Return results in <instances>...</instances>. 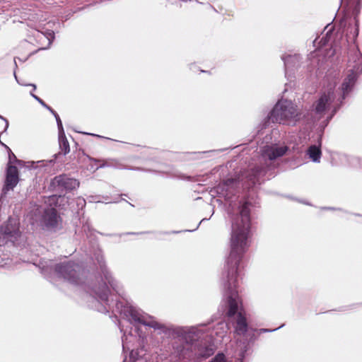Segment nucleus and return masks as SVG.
I'll return each mask as SVG.
<instances>
[{"label":"nucleus","mask_w":362,"mask_h":362,"mask_svg":"<svg viewBox=\"0 0 362 362\" xmlns=\"http://www.w3.org/2000/svg\"><path fill=\"white\" fill-rule=\"evenodd\" d=\"M0 119H2L4 122V130L1 132L2 134L4 133L5 132H6V130L8 129V121L3 116L0 115Z\"/></svg>","instance_id":"nucleus-24"},{"label":"nucleus","mask_w":362,"mask_h":362,"mask_svg":"<svg viewBox=\"0 0 362 362\" xmlns=\"http://www.w3.org/2000/svg\"><path fill=\"white\" fill-rule=\"evenodd\" d=\"M14 63H15L16 66H17V65H16V61L15 59H14Z\"/></svg>","instance_id":"nucleus-36"},{"label":"nucleus","mask_w":362,"mask_h":362,"mask_svg":"<svg viewBox=\"0 0 362 362\" xmlns=\"http://www.w3.org/2000/svg\"><path fill=\"white\" fill-rule=\"evenodd\" d=\"M283 327V325H281V326H279V327H277V328H276V329H260L259 330V333H260V334H261V333H264V332H274V331H275V330H276V329H279V328H281V327Z\"/></svg>","instance_id":"nucleus-25"},{"label":"nucleus","mask_w":362,"mask_h":362,"mask_svg":"<svg viewBox=\"0 0 362 362\" xmlns=\"http://www.w3.org/2000/svg\"><path fill=\"white\" fill-rule=\"evenodd\" d=\"M206 326V324H199L196 326L190 327L187 330L182 329L181 334L183 339L187 344H192L195 341H198L205 333V331H206L203 329Z\"/></svg>","instance_id":"nucleus-10"},{"label":"nucleus","mask_w":362,"mask_h":362,"mask_svg":"<svg viewBox=\"0 0 362 362\" xmlns=\"http://www.w3.org/2000/svg\"><path fill=\"white\" fill-rule=\"evenodd\" d=\"M301 113L291 100H279L268 115V122L284 125H295L300 120Z\"/></svg>","instance_id":"nucleus-4"},{"label":"nucleus","mask_w":362,"mask_h":362,"mask_svg":"<svg viewBox=\"0 0 362 362\" xmlns=\"http://www.w3.org/2000/svg\"><path fill=\"white\" fill-rule=\"evenodd\" d=\"M54 273L59 279L74 285H80L84 283L83 277L85 271L80 265L73 262L57 264L54 266Z\"/></svg>","instance_id":"nucleus-5"},{"label":"nucleus","mask_w":362,"mask_h":362,"mask_svg":"<svg viewBox=\"0 0 362 362\" xmlns=\"http://www.w3.org/2000/svg\"><path fill=\"white\" fill-rule=\"evenodd\" d=\"M360 8H361V4L359 1H358L356 3V5L354 8V13L355 15H357L358 13H359V11H360Z\"/></svg>","instance_id":"nucleus-26"},{"label":"nucleus","mask_w":362,"mask_h":362,"mask_svg":"<svg viewBox=\"0 0 362 362\" xmlns=\"http://www.w3.org/2000/svg\"><path fill=\"white\" fill-rule=\"evenodd\" d=\"M89 159L92 162L100 163V165L95 168V170L103 168H113L117 169H128L130 170H144L141 168H126L118 160L115 158L97 159L90 158Z\"/></svg>","instance_id":"nucleus-11"},{"label":"nucleus","mask_w":362,"mask_h":362,"mask_svg":"<svg viewBox=\"0 0 362 362\" xmlns=\"http://www.w3.org/2000/svg\"><path fill=\"white\" fill-rule=\"evenodd\" d=\"M307 154L313 162H320L321 157V150L319 146L315 145L310 146L307 151Z\"/></svg>","instance_id":"nucleus-18"},{"label":"nucleus","mask_w":362,"mask_h":362,"mask_svg":"<svg viewBox=\"0 0 362 362\" xmlns=\"http://www.w3.org/2000/svg\"><path fill=\"white\" fill-rule=\"evenodd\" d=\"M82 228L86 233L90 231V226L88 221H86L85 223H83Z\"/></svg>","instance_id":"nucleus-23"},{"label":"nucleus","mask_w":362,"mask_h":362,"mask_svg":"<svg viewBox=\"0 0 362 362\" xmlns=\"http://www.w3.org/2000/svg\"><path fill=\"white\" fill-rule=\"evenodd\" d=\"M358 35V28H356L355 30V37H357Z\"/></svg>","instance_id":"nucleus-29"},{"label":"nucleus","mask_w":362,"mask_h":362,"mask_svg":"<svg viewBox=\"0 0 362 362\" xmlns=\"http://www.w3.org/2000/svg\"><path fill=\"white\" fill-rule=\"evenodd\" d=\"M317 41V39H315V40L313 41L314 46H316Z\"/></svg>","instance_id":"nucleus-32"},{"label":"nucleus","mask_w":362,"mask_h":362,"mask_svg":"<svg viewBox=\"0 0 362 362\" xmlns=\"http://www.w3.org/2000/svg\"><path fill=\"white\" fill-rule=\"evenodd\" d=\"M353 165H354L355 163H357L359 165V167L362 168V159L361 158H355L353 159Z\"/></svg>","instance_id":"nucleus-28"},{"label":"nucleus","mask_w":362,"mask_h":362,"mask_svg":"<svg viewBox=\"0 0 362 362\" xmlns=\"http://www.w3.org/2000/svg\"><path fill=\"white\" fill-rule=\"evenodd\" d=\"M95 259L99 265L101 276L96 279L95 282L86 285L85 290L95 299L98 305L95 306L97 310L107 313L110 310L114 309V305H112V300L110 302L109 299L110 290L107 286L108 284L116 293L125 300V303L116 300L115 304L116 312L123 315L131 323L144 325L152 327L155 330H160L162 333H167L168 329L166 326L156 321L152 316L144 313L138 308L133 306L124 298V293L122 286L108 270L104 257L100 252L95 255Z\"/></svg>","instance_id":"nucleus-2"},{"label":"nucleus","mask_w":362,"mask_h":362,"mask_svg":"<svg viewBox=\"0 0 362 362\" xmlns=\"http://www.w3.org/2000/svg\"><path fill=\"white\" fill-rule=\"evenodd\" d=\"M268 170L269 167L256 166L247 170L243 176L250 182L248 187L255 185L256 184L260 185L264 180V177Z\"/></svg>","instance_id":"nucleus-9"},{"label":"nucleus","mask_w":362,"mask_h":362,"mask_svg":"<svg viewBox=\"0 0 362 362\" xmlns=\"http://www.w3.org/2000/svg\"><path fill=\"white\" fill-rule=\"evenodd\" d=\"M228 329V325L225 322H220L214 327L213 329L210 331V328L206 329L209 332V336L211 339L214 338V335L219 338H223L227 333Z\"/></svg>","instance_id":"nucleus-16"},{"label":"nucleus","mask_w":362,"mask_h":362,"mask_svg":"<svg viewBox=\"0 0 362 362\" xmlns=\"http://www.w3.org/2000/svg\"><path fill=\"white\" fill-rule=\"evenodd\" d=\"M35 36L37 39H39L40 41H41V40H47V47L40 48V49H45L49 47V46L52 43V42L54 39V33L52 30H47L45 33L37 31Z\"/></svg>","instance_id":"nucleus-17"},{"label":"nucleus","mask_w":362,"mask_h":362,"mask_svg":"<svg viewBox=\"0 0 362 362\" xmlns=\"http://www.w3.org/2000/svg\"><path fill=\"white\" fill-rule=\"evenodd\" d=\"M77 204L78 206H81V208H83L86 205V201L83 199L78 198L77 199Z\"/></svg>","instance_id":"nucleus-27"},{"label":"nucleus","mask_w":362,"mask_h":362,"mask_svg":"<svg viewBox=\"0 0 362 362\" xmlns=\"http://www.w3.org/2000/svg\"><path fill=\"white\" fill-rule=\"evenodd\" d=\"M172 177H178V178H183V177L182 176H179V175H171Z\"/></svg>","instance_id":"nucleus-30"},{"label":"nucleus","mask_w":362,"mask_h":362,"mask_svg":"<svg viewBox=\"0 0 362 362\" xmlns=\"http://www.w3.org/2000/svg\"><path fill=\"white\" fill-rule=\"evenodd\" d=\"M209 362H226V356L223 353H218L211 361Z\"/></svg>","instance_id":"nucleus-20"},{"label":"nucleus","mask_w":362,"mask_h":362,"mask_svg":"<svg viewBox=\"0 0 362 362\" xmlns=\"http://www.w3.org/2000/svg\"><path fill=\"white\" fill-rule=\"evenodd\" d=\"M281 59L284 62L285 76L288 78L290 76L288 72L298 67L301 57L299 54H295L283 56Z\"/></svg>","instance_id":"nucleus-15"},{"label":"nucleus","mask_w":362,"mask_h":362,"mask_svg":"<svg viewBox=\"0 0 362 362\" xmlns=\"http://www.w3.org/2000/svg\"><path fill=\"white\" fill-rule=\"evenodd\" d=\"M80 182L78 180L69 177L63 174L54 177L51 181V186L60 191H71L79 187Z\"/></svg>","instance_id":"nucleus-8"},{"label":"nucleus","mask_w":362,"mask_h":362,"mask_svg":"<svg viewBox=\"0 0 362 362\" xmlns=\"http://www.w3.org/2000/svg\"><path fill=\"white\" fill-rule=\"evenodd\" d=\"M205 220H207V218H203L200 222H199V224H201L203 221H204Z\"/></svg>","instance_id":"nucleus-33"},{"label":"nucleus","mask_w":362,"mask_h":362,"mask_svg":"<svg viewBox=\"0 0 362 362\" xmlns=\"http://www.w3.org/2000/svg\"><path fill=\"white\" fill-rule=\"evenodd\" d=\"M14 76H15V78L16 79V81H18L17 76L16 75V72L15 71H14Z\"/></svg>","instance_id":"nucleus-34"},{"label":"nucleus","mask_w":362,"mask_h":362,"mask_svg":"<svg viewBox=\"0 0 362 362\" xmlns=\"http://www.w3.org/2000/svg\"><path fill=\"white\" fill-rule=\"evenodd\" d=\"M19 231V222L18 221L12 217H9L0 227V233L8 237H14L18 235Z\"/></svg>","instance_id":"nucleus-13"},{"label":"nucleus","mask_w":362,"mask_h":362,"mask_svg":"<svg viewBox=\"0 0 362 362\" xmlns=\"http://www.w3.org/2000/svg\"><path fill=\"white\" fill-rule=\"evenodd\" d=\"M119 329L122 332H124V334L122 337V349H123V351H124L126 349H129V347L127 346V341L128 337L126 335V331L124 330L123 327L119 326Z\"/></svg>","instance_id":"nucleus-21"},{"label":"nucleus","mask_w":362,"mask_h":362,"mask_svg":"<svg viewBox=\"0 0 362 362\" xmlns=\"http://www.w3.org/2000/svg\"><path fill=\"white\" fill-rule=\"evenodd\" d=\"M356 25L358 27V21L356 20Z\"/></svg>","instance_id":"nucleus-35"},{"label":"nucleus","mask_w":362,"mask_h":362,"mask_svg":"<svg viewBox=\"0 0 362 362\" xmlns=\"http://www.w3.org/2000/svg\"><path fill=\"white\" fill-rule=\"evenodd\" d=\"M141 351H139V349L136 350H132L129 354V360L131 362H137L139 360L141 359L142 356L140 354V352Z\"/></svg>","instance_id":"nucleus-19"},{"label":"nucleus","mask_w":362,"mask_h":362,"mask_svg":"<svg viewBox=\"0 0 362 362\" xmlns=\"http://www.w3.org/2000/svg\"><path fill=\"white\" fill-rule=\"evenodd\" d=\"M331 32V30H329L327 34H326V36L325 37H322L321 39H320V41L318 42L319 44V47H322L325 45H327V42H328V40H327V37H328V35H329V33Z\"/></svg>","instance_id":"nucleus-22"},{"label":"nucleus","mask_w":362,"mask_h":362,"mask_svg":"<svg viewBox=\"0 0 362 362\" xmlns=\"http://www.w3.org/2000/svg\"><path fill=\"white\" fill-rule=\"evenodd\" d=\"M31 86L33 88V90L36 89V86L35 84H30Z\"/></svg>","instance_id":"nucleus-31"},{"label":"nucleus","mask_w":362,"mask_h":362,"mask_svg":"<svg viewBox=\"0 0 362 362\" xmlns=\"http://www.w3.org/2000/svg\"><path fill=\"white\" fill-rule=\"evenodd\" d=\"M62 219L55 209L46 208L42 214L40 223L47 230H54L61 228Z\"/></svg>","instance_id":"nucleus-7"},{"label":"nucleus","mask_w":362,"mask_h":362,"mask_svg":"<svg viewBox=\"0 0 362 362\" xmlns=\"http://www.w3.org/2000/svg\"><path fill=\"white\" fill-rule=\"evenodd\" d=\"M239 185L218 184L212 188L210 192L212 195L216 194L229 202L227 211L231 218L230 251L226 260L222 275L223 295L228 305V317H233L238 313L235 321L232 322L235 333L239 336H244L248 331V325L238 295V276H239V264L243 254L250 246V211L252 204L248 199L238 202L231 200L235 195Z\"/></svg>","instance_id":"nucleus-1"},{"label":"nucleus","mask_w":362,"mask_h":362,"mask_svg":"<svg viewBox=\"0 0 362 362\" xmlns=\"http://www.w3.org/2000/svg\"><path fill=\"white\" fill-rule=\"evenodd\" d=\"M30 95L40 104H41V105H42L46 109H48L49 111L54 116L56 121H57L58 131H59V145L60 151L58 153H55L53 156V157H54L53 159L48 160V162L49 163H54V160L57 158L58 156L60 155L62 153L64 155H66L67 153H69V151H70L69 144V141L65 136V133H64V128L62 126V122L61 121V119H60L59 115L51 107L47 105L41 98H40L39 97H37L33 93H31Z\"/></svg>","instance_id":"nucleus-6"},{"label":"nucleus","mask_w":362,"mask_h":362,"mask_svg":"<svg viewBox=\"0 0 362 362\" xmlns=\"http://www.w3.org/2000/svg\"><path fill=\"white\" fill-rule=\"evenodd\" d=\"M288 150L286 146H267L262 150V157L266 162L267 160H273L276 158L283 156Z\"/></svg>","instance_id":"nucleus-12"},{"label":"nucleus","mask_w":362,"mask_h":362,"mask_svg":"<svg viewBox=\"0 0 362 362\" xmlns=\"http://www.w3.org/2000/svg\"><path fill=\"white\" fill-rule=\"evenodd\" d=\"M215 346L214 344L198 342L194 344V351L197 357L208 358L212 356L215 351Z\"/></svg>","instance_id":"nucleus-14"},{"label":"nucleus","mask_w":362,"mask_h":362,"mask_svg":"<svg viewBox=\"0 0 362 362\" xmlns=\"http://www.w3.org/2000/svg\"><path fill=\"white\" fill-rule=\"evenodd\" d=\"M349 64L351 69L349 70L344 78L339 93L335 91L336 82L329 83L322 92L318 100L313 104L315 117L321 119L331 110L325 121L322 122L321 127L325 128L329 120L339 109L342 100L351 91L357 79L358 74L362 73V55L358 48L354 50V55H349Z\"/></svg>","instance_id":"nucleus-3"}]
</instances>
